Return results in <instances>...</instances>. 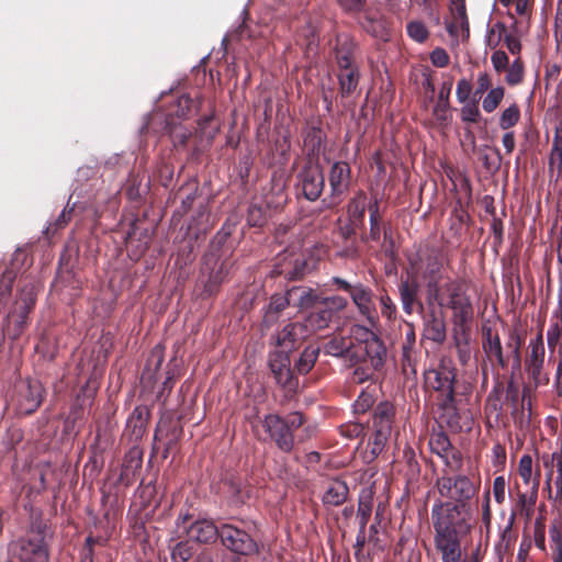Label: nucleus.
<instances>
[{
  "mask_svg": "<svg viewBox=\"0 0 562 562\" xmlns=\"http://www.w3.org/2000/svg\"><path fill=\"white\" fill-rule=\"evenodd\" d=\"M436 486L447 502H438L431 508L434 538H465L472 529L470 504L480 492L479 473H448L437 479Z\"/></svg>",
  "mask_w": 562,
  "mask_h": 562,
  "instance_id": "f257e3e1",
  "label": "nucleus"
},
{
  "mask_svg": "<svg viewBox=\"0 0 562 562\" xmlns=\"http://www.w3.org/2000/svg\"><path fill=\"white\" fill-rule=\"evenodd\" d=\"M26 261L27 255L18 249L0 278V314L7 311L1 325L2 338L19 339L27 329L30 314L36 305L37 286L27 278H21L16 295L11 299L13 283Z\"/></svg>",
  "mask_w": 562,
  "mask_h": 562,
  "instance_id": "f03ea898",
  "label": "nucleus"
},
{
  "mask_svg": "<svg viewBox=\"0 0 562 562\" xmlns=\"http://www.w3.org/2000/svg\"><path fill=\"white\" fill-rule=\"evenodd\" d=\"M450 259L442 247L427 245L420 248L416 257L409 259L412 274L424 281L425 293L429 296L438 295V281H443L445 268L449 266Z\"/></svg>",
  "mask_w": 562,
  "mask_h": 562,
  "instance_id": "7ed1b4c3",
  "label": "nucleus"
},
{
  "mask_svg": "<svg viewBox=\"0 0 562 562\" xmlns=\"http://www.w3.org/2000/svg\"><path fill=\"white\" fill-rule=\"evenodd\" d=\"M437 292V296H429V292L425 293V302L428 307L439 306L452 310L460 324L472 319L473 307L462 279L446 277L443 281H438Z\"/></svg>",
  "mask_w": 562,
  "mask_h": 562,
  "instance_id": "20e7f679",
  "label": "nucleus"
},
{
  "mask_svg": "<svg viewBox=\"0 0 562 562\" xmlns=\"http://www.w3.org/2000/svg\"><path fill=\"white\" fill-rule=\"evenodd\" d=\"M522 344L524 338L521 334L517 329H510L505 345V353L498 333L491 327L484 326L482 328V349L486 359L493 366L496 364L502 369H506L512 357L514 366L520 367Z\"/></svg>",
  "mask_w": 562,
  "mask_h": 562,
  "instance_id": "39448f33",
  "label": "nucleus"
},
{
  "mask_svg": "<svg viewBox=\"0 0 562 562\" xmlns=\"http://www.w3.org/2000/svg\"><path fill=\"white\" fill-rule=\"evenodd\" d=\"M305 423L301 412H291L285 416L267 414L260 420L266 437L261 440L273 442L279 450L290 453L295 446L294 431Z\"/></svg>",
  "mask_w": 562,
  "mask_h": 562,
  "instance_id": "423d86ee",
  "label": "nucleus"
},
{
  "mask_svg": "<svg viewBox=\"0 0 562 562\" xmlns=\"http://www.w3.org/2000/svg\"><path fill=\"white\" fill-rule=\"evenodd\" d=\"M424 379L425 387L436 394L439 408L447 413H456V368L440 363L437 368L426 370Z\"/></svg>",
  "mask_w": 562,
  "mask_h": 562,
  "instance_id": "0eeeda50",
  "label": "nucleus"
},
{
  "mask_svg": "<svg viewBox=\"0 0 562 562\" xmlns=\"http://www.w3.org/2000/svg\"><path fill=\"white\" fill-rule=\"evenodd\" d=\"M395 407L389 401L380 402L372 412L371 437L368 442L369 454L374 460L384 450L392 432Z\"/></svg>",
  "mask_w": 562,
  "mask_h": 562,
  "instance_id": "6e6552de",
  "label": "nucleus"
},
{
  "mask_svg": "<svg viewBox=\"0 0 562 562\" xmlns=\"http://www.w3.org/2000/svg\"><path fill=\"white\" fill-rule=\"evenodd\" d=\"M325 188V177L318 162L311 159L295 173L294 190L297 199L317 201Z\"/></svg>",
  "mask_w": 562,
  "mask_h": 562,
  "instance_id": "1a4fd4ad",
  "label": "nucleus"
},
{
  "mask_svg": "<svg viewBox=\"0 0 562 562\" xmlns=\"http://www.w3.org/2000/svg\"><path fill=\"white\" fill-rule=\"evenodd\" d=\"M348 306L346 297L340 295L323 296L318 293L306 322L313 330L325 329L329 326L334 317Z\"/></svg>",
  "mask_w": 562,
  "mask_h": 562,
  "instance_id": "9d476101",
  "label": "nucleus"
},
{
  "mask_svg": "<svg viewBox=\"0 0 562 562\" xmlns=\"http://www.w3.org/2000/svg\"><path fill=\"white\" fill-rule=\"evenodd\" d=\"M330 283L335 286V290L348 293L359 314L366 317L371 324L374 323L376 311L373 301L374 293L370 286L361 282L351 284L340 277H333Z\"/></svg>",
  "mask_w": 562,
  "mask_h": 562,
  "instance_id": "9b49d317",
  "label": "nucleus"
},
{
  "mask_svg": "<svg viewBox=\"0 0 562 562\" xmlns=\"http://www.w3.org/2000/svg\"><path fill=\"white\" fill-rule=\"evenodd\" d=\"M45 389L40 381L25 380L14 387L12 403L20 415H32L41 406Z\"/></svg>",
  "mask_w": 562,
  "mask_h": 562,
  "instance_id": "f8f14e48",
  "label": "nucleus"
},
{
  "mask_svg": "<svg viewBox=\"0 0 562 562\" xmlns=\"http://www.w3.org/2000/svg\"><path fill=\"white\" fill-rule=\"evenodd\" d=\"M220 539L222 544L233 553L239 555L259 553V546L252 536L233 524H223L220 527Z\"/></svg>",
  "mask_w": 562,
  "mask_h": 562,
  "instance_id": "ddd939ff",
  "label": "nucleus"
},
{
  "mask_svg": "<svg viewBox=\"0 0 562 562\" xmlns=\"http://www.w3.org/2000/svg\"><path fill=\"white\" fill-rule=\"evenodd\" d=\"M544 355L546 349L543 344V335L542 329H540L537 336L530 339L525 359L526 370L536 386L547 384L549 382V378L542 373L544 366Z\"/></svg>",
  "mask_w": 562,
  "mask_h": 562,
  "instance_id": "4468645a",
  "label": "nucleus"
},
{
  "mask_svg": "<svg viewBox=\"0 0 562 562\" xmlns=\"http://www.w3.org/2000/svg\"><path fill=\"white\" fill-rule=\"evenodd\" d=\"M351 167L347 161H335L328 172L330 204H339L351 184Z\"/></svg>",
  "mask_w": 562,
  "mask_h": 562,
  "instance_id": "2eb2a0df",
  "label": "nucleus"
},
{
  "mask_svg": "<svg viewBox=\"0 0 562 562\" xmlns=\"http://www.w3.org/2000/svg\"><path fill=\"white\" fill-rule=\"evenodd\" d=\"M82 207L86 216L90 217L95 226L106 209L114 211L119 207V200L116 193L110 192L102 187L95 191L92 200L88 204L82 205Z\"/></svg>",
  "mask_w": 562,
  "mask_h": 562,
  "instance_id": "dca6fc26",
  "label": "nucleus"
},
{
  "mask_svg": "<svg viewBox=\"0 0 562 562\" xmlns=\"http://www.w3.org/2000/svg\"><path fill=\"white\" fill-rule=\"evenodd\" d=\"M369 212V231L362 232L360 240L364 244L370 241L378 243L381 239L382 232L385 228L391 227L390 223L383 220V215L380 211V199L378 195H373L368 205Z\"/></svg>",
  "mask_w": 562,
  "mask_h": 562,
  "instance_id": "f3484780",
  "label": "nucleus"
},
{
  "mask_svg": "<svg viewBox=\"0 0 562 562\" xmlns=\"http://www.w3.org/2000/svg\"><path fill=\"white\" fill-rule=\"evenodd\" d=\"M420 284L417 279L402 280L398 284V293L402 303V308L405 314L412 315L417 312L423 314L425 305L419 299Z\"/></svg>",
  "mask_w": 562,
  "mask_h": 562,
  "instance_id": "a211bd4d",
  "label": "nucleus"
},
{
  "mask_svg": "<svg viewBox=\"0 0 562 562\" xmlns=\"http://www.w3.org/2000/svg\"><path fill=\"white\" fill-rule=\"evenodd\" d=\"M357 42L347 33H339L335 37L333 47L334 59L338 68L357 66L355 53Z\"/></svg>",
  "mask_w": 562,
  "mask_h": 562,
  "instance_id": "6ab92c4d",
  "label": "nucleus"
},
{
  "mask_svg": "<svg viewBox=\"0 0 562 562\" xmlns=\"http://www.w3.org/2000/svg\"><path fill=\"white\" fill-rule=\"evenodd\" d=\"M269 366L273 373L276 382L289 392L295 391L299 381L293 374V370L290 367V359L286 355H276L270 359Z\"/></svg>",
  "mask_w": 562,
  "mask_h": 562,
  "instance_id": "aec40b11",
  "label": "nucleus"
},
{
  "mask_svg": "<svg viewBox=\"0 0 562 562\" xmlns=\"http://www.w3.org/2000/svg\"><path fill=\"white\" fill-rule=\"evenodd\" d=\"M149 418L150 408L148 406H136L126 420L124 435L127 436L131 441H139L147 431Z\"/></svg>",
  "mask_w": 562,
  "mask_h": 562,
  "instance_id": "412c9836",
  "label": "nucleus"
},
{
  "mask_svg": "<svg viewBox=\"0 0 562 562\" xmlns=\"http://www.w3.org/2000/svg\"><path fill=\"white\" fill-rule=\"evenodd\" d=\"M364 350L370 364L382 370L387 359V349L382 338L370 329L364 330Z\"/></svg>",
  "mask_w": 562,
  "mask_h": 562,
  "instance_id": "4be33fe9",
  "label": "nucleus"
},
{
  "mask_svg": "<svg viewBox=\"0 0 562 562\" xmlns=\"http://www.w3.org/2000/svg\"><path fill=\"white\" fill-rule=\"evenodd\" d=\"M453 79L450 77L440 86L437 102L432 109V115L440 127H447L452 120V108L450 104V94Z\"/></svg>",
  "mask_w": 562,
  "mask_h": 562,
  "instance_id": "5701e85b",
  "label": "nucleus"
},
{
  "mask_svg": "<svg viewBox=\"0 0 562 562\" xmlns=\"http://www.w3.org/2000/svg\"><path fill=\"white\" fill-rule=\"evenodd\" d=\"M539 483L535 482L529 491H517L516 501L513 506L509 517H524L529 521L535 513V506L538 498Z\"/></svg>",
  "mask_w": 562,
  "mask_h": 562,
  "instance_id": "b1692460",
  "label": "nucleus"
},
{
  "mask_svg": "<svg viewBox=\"0 0 562 562\" xmlns=\"http://www.w3.org/2000/svg\"><path fill=\"white\" fill-rule=\"evenodd\" d=\"M143 465V449L138 446H133L124 456L122 470L120 473V481L125 486L132 485Z\"/></svg>",
  "mask_w": 562,
  "mask_h": 562,
  "instance_id": "393cba45",
  "label": "nucleus"
},
{
  "mask_svg": "<svg viewBox=\"0 0 562 562\" xmlns=\"http://www.w3.org/2000/svg\"><path fill=\"white\" fill-rule=\"evenodd\" d=\"M187 536L198 543H213L220 538V527L209 519L196 520L187 528Z\"/></svg>",
  "mask_w": 562,
  "mask_h": 562,
  "instance_id": "a878e982",
  "label": "nucleus"
},
{
  "mask_svg": "<svg viewBox=\"0 0 562 562\" xmlns=\"http://www.w3.org/2000/svg\"><path fill=\"white\" fill-rule=\"evenodd\" d=\"M429 308L430 311L423 316L424 336L436 344H442L447 337L445 319L434 307Z\"/></svg>",
  "mask_w": 562,
  "mask_h": 562,
  "instance_id": "bb28decb",
  "label": "nucleus"
},
{
  "mask_svg": "<svg viewBox=\"0 0 562 562\" xmlns=\"http://www.w3.org/2000/svg\"><path fill=\"white\" fill-rule=\"evenodd\" d=\"M464 538H434L436 551L441 562H462V540Z\"/></svg>",
  "mask_w": 562,
  "mask_h": 562,
  "instance_id": "cd10ccee",
  "label": "nucleus"
},
{
  "mask_svg": "<svg viewBox=\"0 0 562 562\" xmlns=\"http://www.w3.org/2000/svg\"><path fill=\"white\" fill-rule=\"evenodd\" d=\"M285 294L289 305L297 307L300 311H307L310 306H313V302L318 295L314 289L303 285L292 286Z\"/></svg>",
  "mask_w": 562,
  "mask_h": 562,
  "instance_id": "c85d7f7f",
  "label": "nucleus"
},
{
  "mask_svg": "<svg viewBox=\"0 0 562 562\" xmlns=\"http://www.w3.org/2000/svg\"><path fill=\"white\" fill-rule=\"evenodd\" d=\"M303 145L308 157H317L325 143L326 135L321 125H307L303 131Z\"/></svg>",
  "mask_w": 562,
  "mask_h": 562,
  "instance_id": "c756f323",
  "label": "nucleus"
},
{
  "mask_svg": "<svg viewBox=\"0 0 562 562\" xmlns=\"http://www.w3.org/2000/svg\"><path fill=\"white\" fill-rule=\"evenodd\" d=\"M338 69L337 78L339 83V94L345 99L350 97L358 88L360 69L358 65Z\"/></svg>",
  "mask_w": 562,
  "mask_h": 562,
  "instance_id": "7c9ffc66",
  "label": "nucleus"
},
{
  "mask_svg": "<svg viewBox=\"0 0 562 562\" xmlns=\"http://www.w3.org/2000/svg\"><path fill=\"white\" fill-rule=\"evenodd\" d=\"M349 487L346 482L336 479L327 484L322 501L325 506L336 507L347 501Z\"/></svg>",
  "mask_w": 562,
  "mask_h": 562,
  "instance_id": "2f4dec72",
  "label": "nucleus"
},
{
  "mask_svg": "<svg viewBox=\"0 0 562 562\" xmlns=\"http://www.w3.org/2000/svg\"><path fill=\"white\" fill-rule=\"evenodd\" d=\"M368 198L363 191H359L348 203V222L361 229L364 227V215L368 210Z\"/></svg>",
  "mask_w": 562,
  "mask_h": 562,
  "instance_id": "473e14b6",
  "label": "nucleus"
},
{
  "mask_svg": "<svg viewBox=\"0 0 562 562\" xmlns=\"http://www.w3.org/2000/svg\"><path fill=\"white\" fill-rule=\"evenodd\" d=\"M71 196L69 198L65 209L61 211L59 216L55 220V222L50 223L45 231L47 237L54 236L58 231L65 228L75 216H78L83 212V207L80 204L70 203Z\"/></svg>",
  "mask_w": 562,
  "mask_h": 562,
  "instance_id": "72a5a7b5",
  "label": "nucleus"
},
{
  "mask_svg": "<svg viewBox=\"0 0 562 562\" xmlns=\"http://www.w3.org/2000/svg\"><path fill=\"white\" fill-rule=\"evenodd\" d=\"M548 171L558 176L562 175V124L555 126L552 145L548 159Z\"/></svg>",
  "mask_w": 562,
  "mask_h": 562,
  "instance_id": "f704fd0d",
  "label": "nucleus"
},
{
  "mask_svg": "<svg viewBox=\"0 0 562 562\" xmlns=\"http://www.w3.org/2000/svg\"><path fill=\"white\" fill-rule=\"evenodd\" d=\"M227 273L228 266L223 261L217 270L211 272L207 281L204 283L203 290L200 293L201 299L206 300L216 295Z\"/></svg>",
  "mask_w": 562,
  "mask_h": 562,
  "instance_id": "c9c22d12",
  "label": "nucleus"
},
{
  "mask_svg": "<svg viewBox=\"0 0 562 562\" xmlns=\"http://www.w3.org/2000/svg\"><path fill=\"white\" fill-rule=\"evenodd\" d=\"M335 256L345 260H358L361 257V249L358 239H335Z\"/></svg>",
  "mask_w": 562,
  "mask_h": 562,
  "instance_id": "e433bc0d",
  "label": "nucleus"
},
{
  "mask_svg": "<svg viewBox=\"0 0 562 562\" xmlns=\"http://www.w3.org/2000/svg\"><path fill=\"white\" fill-rule=\"evenodd\" d=\"M164 362V349L156 346L150 351L143 371V379L148 382L157 381V373Z\"/></svg>",
  "mask_w": 562,
  "mask_h": 562,
  "instance_id": "4c0bfd02",
  "label": "nucleus"
},
{
  "mask_svg": "<svg viewBox=\"0 0 562 562\" xmlns=\"http://www.w3.org/2000/svg\"><path fill=\"white\" fill-rule=\"evenodd\" d=\"M549 541L553 562H562V520L554 519L549 528Z\"/></svg>",
  "mask_w": 562,
  "mask_h": 562,
  "instance_id": "58836bf2",
  "label": "nucleus"
},
{
  "mask_svg": "<svg viewBox=\"0 0 562 562\" xmlns=\"http://www.w3.org/2000/svg\"><path fill=\"white\" fill-rule=\"evenodd\" d=\"M301 329L300 324L290 323L285 325L277 335V345L283 348L284 351L292 350L299 340Z\"/></svg>",
  "mask_w": 562,
  "mask_h": 562,
  "instance_id": "ea45409f",
  "label": "nucleus"
},
{
  "mask_svg": "<svg viewBox=\"0 0 562 562\" xmlns=\"http://www.w3.org/2000/svg\"><path fill=\"white\" fill-rule=\"evenodd\" d=\"M514 517H508L507 524L502 528L499 539L495 543V550L498 554L508 552L517 540V533L514 530Z\"/></svg>",
  "mask_w": 562,
  "mask_h": 562,
  "instance_id": "a19ab883",
  "label": "nucleus"
},
{
  "mask_svg": "<svg viewBox=\"0 0 562 562\" xmlns=\"http://www.w3.org/2000/svg\"><path fill=\"white\" fill-rule=\"evenodd\" d=\"M546 504H540L538 507V516L535 520L533 525V540L536 547L542 551L546 552Z\"/></svg>",
  "mask_w": 562,
  "mask_h": 562,
  "instance_id": "79ce46f5",
  "label": "nucleus"
},
{
  "mask_svg": "<svg viewBox=\"0 0 562 562\" xmlns=\"http://www.w3.org/2000/svg\"><path fill=\"white\" fill-rule=\"evenodd\" d=\"M319 355V348L307 346L301 353L299 360L294 364V369L300 374H307L315 366Z\"/></svg>",
  "mask_w": 562,
  "mask_h": 562,
  "instance_id": "37998d69",
  "label": "nucleus"
},
{
  "mask_svg": "<svg viewBox=\"0 0 562 562\" xmlns=\"http://www.w3.org/2000/svg\"><path fill=\"white\" fill-rule=\"evenodd\" d=\"M195 110L196 102L188 94H182L176 100V104L170 109L168 119L173 120L172 116H177L179 119H188L190 114Z\"/></svg>",
  "mask_w": 562,
  "mask_h": 562,
  "instance_id": "c03bdc74",
  "label": "nucleus"
},
{
  "mask_svg": "<svg viewBox=\"0 0 562 562\" xmlns=\"http://www.w3.org/2000/svg\"><path fill=\"white\" fill-rule=\"evenodd\" d=\"M517 472L525 485L531 487L535 482L540 484L539 471H537V473L533 475L532 458L530 454H522L520 457Z\"/></svg>",
  "mask_w": 562,
  "mask_h": 562,
  "instance_id": "a18cd8bd",
  "label": "nucleus"
},
{
  "mask_svg": "<svg viewBox=\"0 0 562 562\" xmlns=\"http://www.w3.org/2000/svg\"><path fill=\"white\" fill-rule=\"evenodd\" d=\"M505 402L512 407V415L514 417H516L519 409L524 411L525 395L520 400L519 387L513 381H509L505 389Z\"/></svg>",
  "mask_w": 562,
  "mask_h": 562,
  "instance_id": "49530a36",
  "label": "nucleus"
},
{
  "mask_svg": "<svg viewBox=\"0 0 562 562\" xmlns=\"http://www.w3.org/2000/svg\"><path fill=\"white\" fill-rule=\"evenodd\" d=\"M166 131L177 148L186 146L191 137V132L181 125H176L173 120H166Z\"/></svg>",
  "mask_w": 562,
  "mask_h": 562,
  "instance_id": "de8ad7c7",
  "label": "nucleus"
},
{
  "mask_svg": "<svg viewBox=\"0 0 562 562\" xmlns=\"http://www.w3.org/2000/svg\"><path fill=\"white\" fill-rule=\"evenodd\" d=\"M451 442L449 437L443 431L432 432L429 438V448L432 453H436L440 459L446 457L447 452L451 451Z\"/></svg>",
  "mask_w": 562,
  "mask_h": 562,
  "instance_id": "09e8293b",
  "label": "nucleus"
},
{
  "mask_svg": "<svg viewBox=\"0 0 562 562\" xmlns=\"http://www.w3.org/2000/svg\"><path fill=\"white\" fill-rule=\"evenodd\" d=\"M351 342L344 337H335L324 346V352L333 357H347Z\"/></svg>",
  "mask_w": 562,
  "mask_h": 562,
  "instance_id": "8fccbe9b",
  "label": "nucleus"
},
{
  "mask_svg": "<svg viewBox=\"0 0 562 562\" xmlns=\"http://www.w3.org/2000/svg\"><path fill=\"white\" fill-rule=\"evenodd\" d=\"M403 459L405 462V477L407 481H415L420 474V465L416 459L415 451L412 448H405L403 451Z\"/></svg>",
  "mask_w": 562,
  "mask_h": 562,
  "instance_id": "3c124183",
  "label": "nucleus"
},
{
  "mask_svg": "<svg viewBox=\"0 0 562 562\" xmlns=\"http://www.w3.org/2000/svg\"><path fill=\"white\" fill-rule=\"evenodd\" d=\"M547 342L551 351L558 348V356H562V322L551 319L547 331Z\"/></svg>",
  "mask_w": 562,
  "mask_h": 562,
  "instance_id": "603ef678",
  "label": "nucleus"
},
{
  "mask_svg": "<svg viewBox=\"0 0 562 562\" xmlns=\"http://www.w3.org/2000/svg\"><path fill=\"white\" fill-rule=\"evenodd\" d=\"M507 71L505 76V82L508 86H518L524 80L525 75V65L520 56L513 60V63L505 70Z\"/></svg>",
  "mask_w": 562,
  "mask_h": 562,
  "instance_id": "864d4df0",
  "label": "nucleus"
},
{
  "mask_svg": "<svg viewBox=\"0 0 562 562\" xmlns=\"http://www.w3.org/2000/svg\"><path fill=\"white\" fill-rule=\"evenodd\" d=\"M505 95V88L502 86H497L492 88L487 94L484 97L482 102V108L486 113L494 112L501 102L503 101Z\"/></svg>",
  "mask_w": 562,
  "mask_h": 562,
  "instance_id": "5fc2aeb1",
  "label": "nucleus"
},
{
  "mask_svg": "<svg viewBox=\"0 0 562 562\" xmlns=\"http://www.w3.org/2000/svg\"><path fill=\"white\" fill-rule=\"evenodd\" d=\"M342 13L357 16L367 13L368 0H335Z\"/></svg>",
  "mask_w": 562,
  "mask_h": 562,
  "instance_id": "6e6d98bb",
  "label": "nucleus"
},
{
  "mask_svg": "<svg viewBox=\"0 0 562 562\" xmlns=\"http://www.w3.org/2000/svg\"><path fill=\"white\" fill-rule=\"evenodd\" d=\"M520 120V109L518 104L513 103L506 108L499 117L498 125L503 131H508L514 127Z\"/></svg>",
  "mask_w": 562,
  "mask_h": 562,
  "instance_id": "4d7b16f0",
  "label": "nucleus"
},
{
  "mask_svg": "<svg viewBox=\"0 0 562 562\" xmlns=\"http://www.w3.org/2000/svg\"><path fill=\"white\" fill-rule=\"evenodd\" d=\"M289 305L286 294H274L271 296L270 303L266 312V321H274L278 315Z\"/></svg>",
  "mask_w": 562,
  "mask_h": 562,
  "instance_id": "13d9d810",
  "label": "nucleus"
},
{
  "mask_svg": "<svg viewBox=\"0 0 562 562\" xmlns=\"http://www.w3.org/2000/svg\"><path fill=\"white\" fill-rule=\"evenodd\" d=\"M442 462L445 463V469L448 473H460L462 465H463V458L462 453L451 447V451L447 452L446 457L441 458Z\"/></svg>",
  "mask_w": 562,
  "mask_h": 562,
  "instance_id": "bf43d9fd",
  "label": "nucleus"
},
{
  "mask_svg": "<svg viewBox=\"0 0 562 562\" xmlns=\"http://www.w3.org/2000/svg\"><path fill=\"white\" fill-rule=\"evenodd\" d=\"M363 19L360 22L361 27L372 35L373 37H382V24L381 22L371 13L369 8L367 9V13H362Z\"/></svg>",
  "mask_w": 562,
  "mask_h": 562,
  "instance_id": "052dcab7",
  "label": "nucleus"
},
{
  "mask_svg": "<svg viewBox=\"0 0 562 562\" xmlns=\"http://www.w3.org/2000/svg\"><path fill=\"white\" fill-rule=\"evenodd\" d=\"M305 268H306V262L303 260L296 259L293 262V267H291L290 269H280L279 270L278 267H274L272 272L274 274H283L284 278L288 280H299L304 277Z\"/></svg>",
  "mask_w": 562,
  "mask_h": 562,
  "instance_id": "680f3d73",
  "label": "nucleus"
},
{
  "mask_svg": "<svg viewBox=\"0 0 562 562\" xmlns=\"http://www.w3.org/2000/svg\"><path fill=\"white\" fill-rule=\"evenodd\" d=\"M94 544H105V540L100 537L88 536L86 538L83 548L80 552V562H94Z\"/></svg>",
  "mask_w": 562,
  "mask_h": 562,
  "instance_id": "e2e57ef3",
  "label": "nucleus"
},
{
  "mask_svg": "<svg viewBox=\"0 0 562 562\" xmlns=\"http://www.w3.org/2000/svg\"><path fill=\"white\" fill-rule=\"evenodd\" d=\"M408 36L417 43H424L429 37V31L420 21H412L406 26Z\"/></svg>",
  "mask_w": 562,
  "mask_h": 562,
  "instance_id": "0e129e2a",
  "label": "nucleus"
},
{
  "mask_svg": "<svg viewBox=\"0 0 562 562\" xmlns=\"http://www.w3.org/2000/svg\"><path fill=\"white\" fill-rule=\"evenodd\" d=\"M461 108V120L464 123H477L481 119V112L477 105V100L474 99L472 102H465Z\"/></svg>",
  "mask_w": 562,
  "mask_h": 562,
  "instance_id": "69168bd1",
  "label": "nucleus"
},
{
  "mask_svg": "<svg viewBox=\"0 0 562 562\" xmlns=\"http://www.w3.org/2000/svg\"><path fill=\"white\" fill-rule=\"evenodd\" d=\"M193 555V548L189 541L177 543L171 551L172 562H187Z\"/></svg>",
  "mask_w": 562,
  "mask_h": 562,
  "instance_id": "338daca9",
  "label": "nucleus"
},
{
  "mask_svg": "<svg viewBox=\"0 0 562 562\" xmlns=\"http://www.w3.org/2000/svg\"><path fill=\"white\" fill-rule=\"evenodd\" d=\"M247 223L252 227H262L267 223L265 210L256 204L250 205L247 212Z\"/></svg>",
  "mask_w": 562,
  "mask_h": 562,
  "instance_id": "774afa93",
  "label": "nucleus"
}]
</instances>
